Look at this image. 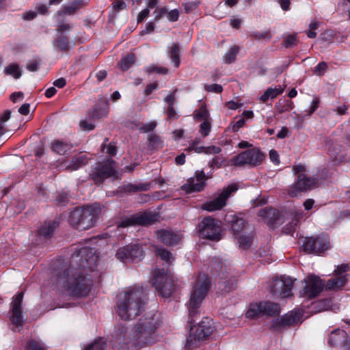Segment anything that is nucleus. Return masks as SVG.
Instances as JSON below:
<instances>
[{
	"label": "nucleus",
	"instance_id": "nucleus-1",
	"mask_svg": "<svg viewBox=\"0 0 350 350\" xmlns=\"http://www.w3.org/2000/svg\"><path fill=\"white\" fill-rule=\"evenodd\" d=\"M95 249L83 247L72 255V263L56 275L55 285L62 293L74 297H86L92 285L89 273L97 266Z\"/></svg>",
	"mask_w": 350,
	"mask_h": 350
},
{
	"label": "nucleus",
	"instance_id": "nucleus-2",
	"mask_svg": "<svg viewBox=\"0 0 350 350\" xmlns=\"http://www.w3.org/2000/svg\"><path fill=\"white\" fill-rule=\"evenodd\" d=\"M211 286L210 280L205 274H199L193 285L189 301L187 304L189 321L191 329L187 338L185 347L193 349L197 343L207 339L213 332L215 328L212 319L204 318L197 326H192L195 317L198 314V308L206 295Z\"/></svg>",
	"mask_w": 350,
	"mask_h": 350
},
{
	"label": "nucleus",
	"instance_id": "nucleus-3",
	"mask_svg": "<svg viewBox=\"0 0 350 350\" xmlns=\"http://www.w3.org/2000/svg\"><path fill=\"white\" fill-rule=\"evenodd\" d=\"M145 293L142 286L136 284L119 295L118 313L123 320L135 318L142 312L145 305Z\"/></svg>",
	"mask_w": 350,
	"mask_h": 350
},
{
	"label": "nucleus",
	"instance_id": "nucleus-4",
	"mask_svg": "<svg viewBox=\"0 0 350 350\" xmlns=\"http://www.w3.org/2000/svg\"><path fill=\"white\" fill-rule=\"evenodd\" d=\"M157 321L152 315L140 319L132 329V336H125L124 343L136 348L156 342Z\"/></svg>",
	"mask_w": 350,
	"mask_h": 350
},
{
	"label": "nucleus",
	"instance_id": "nucleus-5",
	"mask_svg": "<svg viewBox=\"0 0 350 350\" xmlns=\"http://www.w3.org/2000/svg\"><path fill=\"white\" fill-rule=\"evenodd\" d=\"M101 214L98 204L75 208L70 214L68 222L73 228L85 230L93 227Z\"/></svg>",
	"mask_w": 350,
	"mask_h": 350
},
{
	"label": "nucleus",
	"instance_id": "nucleus-6",
	"mask_svg": "<svg viewBox=\"0 0 350 350\" xmlns=\"http://www.w3.org/2000/svg\"><path fill=\"white\" fill-rule=\"evenodd\" d=\"M153 281L157 291L163 297H170L175 290L174 275L165 269H154Z\"/></svg>",
	"mask_w": 350,
	"mask_h": 350
},
{
	"label": "nucleus",
	"instance_id": "nucleus-7",
	"mask_svg": "<svg viewBox=\"0 0 350 350\" xmlns=\"http://www.w3.org/2000/svg\"><path fill=\"white\" fill-rule=\"evenodd\" d=\"M116 167V162L112 159H107L96 163L92 167L89 176L95 184L100 185L108 178H118Z\"/></svg>",
	"mask_w": 350,
	"mask_h": 350
},
{
	"label": "nucleus",
	"instance_id": "nucleus-8",
	"mask_svg": "<svg viewBox=\"0 0 350 350\" xmlns=\"http://www.w3.org/2000/svg\"><path fill=\"white\" fill-rule=\"evenodd\" d=\"M265 154L258 148H251L241 152L228 161V165L242 167L246 165L256 167L259 165L264 159Z\"/></svg>",
	"mask_w": 350,
	"mask_h": 350
},
{
	"label": "nucleus",
	"instance_id": "nucleus-9",
	"mask_svg": "<svg viewBox=\"0 0 350 350\" xmlns=\"http://www.w3.org/2000/svg\"><path fill=\"white\" fill-rule=\"evenodd\" d=\"M301 247L308 254L319 255L331 247L329 237L325 234L306 237L303 240Z\"/></svg>",
	"mask_w": 350,
	"mask_h": 350
},
{
	"label": "nucleus",
	"instance_id": "nucleus-10",
	"mask_svg": "<svg viewBox=\"0 0 350 350\" xmlns=\"http://www.w3.org/2000/svg\"><path fill=\"white\" fill-rule=\"evenodd\" d=\"M200 236L203 239L218 241L221 238V226L219 221L211 217H206L198 225Z\"/></svg>",
	"mask_w": 350,
	"mask_h": 350
},
{
	"label": "nucleus",
	"instance_id": "nucleus-11",
	"mask_svg": "<svg viewBox=\"0 0 350 350\" xmlns=\"http://www.w3.org/2000/svg\"><path fill=\"white\" fill-rule=\"evenodd\" d=\"M280 312V306L271 301H260L252 304L247 311L246 316L248 318H256L259 316H275Z\"/></svg>",
	"mask_w": 350,
	"mask_h": 350
},
{
	"label": "nucleus",
	"instance_id": "nucleus-12",
	"mask_svg": "<svg viewBox=\"0 0 350 350\" xmlns=\"http://www.w3.org/2000/svg\"><path fill=\"white\" fill-rule=\"evenodd\" d=\"M294 280L290 277L281 276L273 280L270 285V291L275 298H287L293 295Z\"/></svg>",
	"mask_w": 350,
	"mask_h": 350
},
{
	"label": "nucleus",
	"instance_id": "nucleus-13",
	"mask_svg": "<svg viewBox=\"0 0 350 350\" xmlns=\"http://www.w3.org/2000/svg\"><path fill=\"white\" fill-rule=\"evenodd\" d=\"M239 189L237 184L234 183L223 188L219 196L210 202L202 204V209L208 211H215L221 209L226 204V201L232 193Z\"/></svg>",
	"mask_w": 350,
	"mask_h": 350
},
{
	"label": "nucleus",
	"instance_id": "nucleus-14",
	"mask_svg": "<svg viewBox=\"0 0 350 350\" xmlns=\"http://www.w3.org/2000/svg\"><path fill=\"white\" fill-rule=\"evenodd\" d=\"M306 285L300 291V296L307 299H312L318 296L325 287V283L315 275H309L307 279L304 280Z\"/></svg>",
	"mask_w": 350,
	"mask_h": 350
},
{
	"label": "nucleus",
	"instance_id": "nucleus-15",
	"mask_svg": "<svg viewBox=\"0 0 350 350\" xmlns=\"http://www.w3.org/2000/svg\"><path fill=\"white\" fill-rule=\"evenodd\" d=\"M117 258L126 263L141 260L143 256V250L138 244L128 245L120 248L116 254Z\"/></svg>",
	"mask_w": 350,
	"mask_h": 350
},
{
	"label": "nucleus",
	"instance_id": "nucleus-16",
	"mask_svg": "<svg viewBox=\"0 0 350 350\" xmlns=\"http://www.w3.org/2000/svg\"><path fill=\"white\" fill-rule=\"evenodd\" d=\"M157 219V216L151 213H139L124 219L118 227L126 228L133 226H147L153 224Z\"/></svg>",
	"mask_w": 350,
	"mask_h": 350
},
{
	"label": "nucleus",
	"instance_id": "nucleus-17",
	"mask_svg": "<svg viewBox=\"0 0 350 350\" xmlns=\"http://www.w3.org/2000/svg\"><path fill=\"white\" fill-rule=\"evenodd\" d=\"M301 313L299 310H293L291 312L276 318L272 321V327L276 330L295 325L300 322Z\"/></svg>",
	"mask_w": 350,
	"mask_h": 350
},
{
	"label": "nucleus",
	"instance_id": "nucleus-18",
	"mask_svg": "<svg viewBox=\"0 0 350 350\" xmlns=\"http://www.w3.org/2000/svg\"><path fill=\"white\" fill-rule=\"evenodd\" d=\"M207 178L202 170L197 171L195 177L189 178L187 183L182 186V189L187 193L201 191L205 187Z\"/></svg>",
	"mask_w": 350,
	"mask_h": 350
},
{
	"label": "nucleus",
	"instance_id": "nucleus-19",
	"mask_svg": "<svg viewBox=\"0 0 350 350\" xmlns=\"http://www.w3.org/2000/svg\"><path fill=\"white\" fill-rule=\"evenodd\" d=\"M23 295V292L21 291L18 293L12 298V301L11 303L12 315L10 317V321L17 327L21 326L23 322L21 310Z\"/></svg>",
	"mask_w": 350,
	"mask_h": 350
},
{
	"label": "nucleus",
	"instance_id": "nucleus-20",
	"mask_svg": "<svg viewBox=\"0 0 350 350\" xmlns=\"http://www.w3.org/2000/svg\"><path fill=\"white\" fill-rule=\"evenodd\" d=\"M328 343L331 347L343 345L345 350H350V335L346 330L336 329L330 333Z\"/></svg>",
	"mask_w": 350,
	"mask_h": 350
},
{
	"label": "nucleus",
	"instance_id": "nucleus-21",
	"mask_svg": "<svg viewBox=\"0 0 350 350\" xmlns=\"http://www.w3.org/2000/svg\"><path fill=\"white\" fill-rule=\"evenodd\" d=\"M157 235L159 241L167 245L178 244L181 239L180 234L171 230L161 229L157 231Z\"/></svg>",
	"mask_w": 350,
	"mask_h": 350
},
{
	"label": "nucleus",
	"instance_id": "nucleus-22",
	"mask_svg": "<svg viewBox=\"0 0 350 350\" xmlns=\"http://www.w3.org/2000/svg\"><path fill=\"white\" fill-rule=\"evenodd\" d=\"M317 183V178L305 174H299L295 183V187L301 191H307L314 187Z\"/></svg>",
	"mask_w": 350,
	"mask_h": 350
},
{
	"label": "nucleus",
	"instance_id": "nucleus-23",
	"mask_svg": "<svg viewBox=\"0 0 350 350\" xmlns=\"http://www.w3.org/2000/svg\"><path fill=\"white\" fill-rule=\"evenodd\" d=\"M258 216L269 226H273L280 224L279 213L275 208H265L260 209L258 212Z\"/></svg>",
	"mask_w": 350,
	"mask_h": 350
},
{
	"label": "nucleus",
	"instance_id": "nucleus-24",
	"mask_svg": "<svg viewBox=\"0 0 350 350\" xmlns=\"http://www.w3.org/2000/svg\"><path fill=\"white\" fill-rule=\"evenodd\" d=\"M231 217L232 219L228 220V222L231 223L232 230L234 235L239 237L240 234L246 233L249 231V229L251 227L246 226L244 219L237 216H231Z\"/></svg>",
	"mask_w": 350,
	"mask_h": 350
},
{
	"label": "nucleus",
	"instance_id": "nucleus-25",
	"mask_svg": "<svg viewBox=\"0 0 350 350\" xmlns=\"http://www.w3.org/2000/svg\"><path fill=\"white\" fill-rule=\"evenodd\" d=\"M57 226L58 222L55 220L45 221L38 230V234L44 239H49Z\"/></svg>",
	"mask_w": 350,
	"mask_h": 350
},
{
	"label": "nucleus",
	"instance_id": "nucleus-26",
	"mask_svg": "<svg viewBox=\"0 0 350 350\" xmlns=\"http://www.w3.org/2000/svg\"><path fill=\"white\" fill-rule=\"evenodd\" d=\"M221 280L218 282V288L224 292L228 293L237 287V279L234 276L224 277L220 276Z\"/></svg>",
	"mask_w": 350,
	"mask_h": 350
},
{
	"label": "nucleus",
	"instance_id": "nucleus-27",
	"mask_svg": "<svg viewBox=\"0 0 350 350\" xmlns=\"http://www.w3.org/2000/svg\"><path fill=\"white\" fill-rule=\"evenodd\" d=\"M346 275H337L335 278H330L327 281L325 287L326 290L338 291L347 282Z\"/></svg>",
	"mask_w": 350,
	"mask_h": 350
},
{
	"label": "nucleus",
	"instance_id": "nucleus-28",
	"mask_svg": "<svg viewBox=\"0 0 350 350\" xmlns=\"http://www.w3.org/2000/svg\"><path fill=\"white\" fill-rule=\"evenodd\" d=\"M53 46L60 51L67 53L70 49L68 37L66 33L57 34V38L53 42Z\"/></svg>",
	"mask_w": 350,
	"mask_h": 350
},
{
	"label": "nucleus",
	"instance_id": "nucleus-29",
	"mask_svg": "<svg viewBox=\"0 0 350 350\" xmlns=\"http://www.w3.org/2000/svg\"><path fill=\"white\" fill-rule=\"evenodd\" d=\"M72 146L70 143L63 140L56 139L51 143V149L59 155H64L71 150Z\"/></svg>",
	"mask_w": 350,
	"mask_h": 350
},
{
	"label": "nucleus",
	"instance_id": "nucleus-30",
	"mask_svg": "<svg viewBox=\"0 0 350 350\" xmlns=\"http://www.w3.org/2000/svg\"><path fill=\"white\" fill-rule=\"evenodd\" d=\"M88 157L85 154H78L73 157L70 163L66 166V170L68 171H74L85 165L88 163Z\"/></svg>",
	"mask_w": 350,
	"mask_h": 350
},
{
	"label": "nucleus",
	"instance_id": "nucleus-31",
	"mask_svg": "<svg viewBox=\"0 0 350 350\" xmlns=\"http://www.w3.org/2000/svg\"><path fill=\"white\" fill-rule=\"evenodd\" d=\"M291 215L292 221L283 228V231L286 234H292L295 231V227L297 226L299 219L303 217L304 213L301 210H299L292 213Z\"/></svg>",
	"mask_w": 350,
	"mask_h": 350
},
{
	"label": "nucleus",
	"instance_id": "nucleus-32",
	"mask_svg": "<svg viewBox=\"0 0 350 350\" xmlns=\"http://www.w3.org/2000/svg\"><path fill=\"white\" fill-rule=\"evenodd\" d=\"M167 54L172 62L176 68L180 66V49L176 43H172L170 46L167 48Z\"/></svg>",
	"mask_w": 350,
	"mask_h": 350
},
{
	"label": "nucleus",
	"instance_id": "nucleus-33",
	"mask_svg": "<svg viewBox=\"0 0 350 350\" xmlns=\"http://www.w3.org/2000/svg\"><path fill=\"white\" fill-rule=\"evenodd\" d=\"M284 92V88H282L280 85H278L275 88H269L266 90L264 94L260 96V100L262 103H266L269 98L274 99L278 95L282 94Z\"/></svg>",
	"mask_w": 350,
	"mask_h": 350
},
{
	"label": "nucleus",
	"instance_id": "nucleus-34",
	"mask_svg": "<svg viewBox=\"0 0 350 350\" xmlns=\"http://www.w3.org/2000/svg\"><path fill=\"white\" fill-rule=\"evenodd\" d=\"M239 239V247L243 250L248 249L253 241V228H250L246 233L241 234L237 237Z\"/></svg>",
	"mask_w": 350,
	"mask_h": 350
},
{
	"label": "nucleus",
	"instance_id": "nucleus-35",
	"mask_svg": "<svg viewBox=\"0 0 350 350\" xmlns=\"http://www.w3.org/2000/svg\"><path fill=\"white\" fill-rule=\"evenodd\" d=\"M150 188V183H139L137 185L128 184L123 187L122 190L125 193H131L138 191H147Z\"/></svg>",
	"mask_w": 350,
	"mask_h": 350
},
{
	"label": "nucleus",
	"instance_id": "nucleus-36",
	"mask_svg": "<svg viewBox=\"0 0 350 350\" xmlns=\"http://www.w3.org/2000/svg\"><path fill=\"white\" fill-rule=\"evenodd\" d=\"M107 342L103 338H98L93 342L88 344L83 350H105Z\"/></svg>",
	"mask_w": 350,
	"mask_h": 350
},
{
	"label": "nucleus",
	"instance_id": "nucleus-37",
	"mask_svg": "<svg viewBox=\"0 0 350 350\" xmlns=\"http://www.w3.org/2000/svg\"><path fill=\"white\" fill-rule=\"evenodd\" d=\"M239 47L234 45L231 46L224 55V61L226 64H231L234 62L237 58V55L239 52Z\"/></svg>",
	"mask_w": 350,
	"mask_h": 350
},
{
	"label": "nucleus",
	"instance_id": "nucleus-38",
	"mask_svg": "<svg viewBox=\"0 0 350 350\" xmlns=\"http://www.w3.org/2000/svg\"><path fill=\"white\" fill-rule=\"evenodd\" d=\"M48 347L40 340L29 339L27 341L25 350H47Z\"/></svg>",
	"mask_w": 350,
	"mask_h": 350
},
{
	"label": "nucleus",
	"instance_id": "nucleus-39",
	"mask_svg": "<svg viewBox=\"0 0 350 350\" xmlns=\"http://www.w3.org/2000/svg\"><path fill=\"white\" fill-rule=\"evenodd\" d=\"M135 61V55L129 53L122 59L119 66L122 70H126L134 64Z\"/></svg>",
	"mask_w": 350,
	"mask_h": 350
},
{
	"label": "nucleus",
	"instance_id": "nucleus-40",
	"mask_svg": "<svg viewBox=\"0 0 350 350\" xmlns=\"http://www.w3.org/2000/svg\"><path fill=\"white\" fill-rule=\"evenodd\" d=\"M194 118L196 120H209V113L205 105H202L194 111Z\"/></svg>",
	"mask_w": 350,
	"mask_h": 350
},
{
	"label": "nucleus",
	"instance_id": "nucleus-41",
	"mask_svg": "<svg viewBox=\"0 0 350 350\" xmlns=\"http://www.w3.org/2000/svg\"><path fill=\"white\" fill-rule=\"evenodd\" d=\"M5 73L8 75H12L15 79H18L21 76V72L19 66L16 64H12L5 68Z\"/></svg>",
	"mask_w": 350,
	"mask_h": 350
},
{
	"label": "nucleus",
	"instance_id": "nucleus-42",
	"mask_svg": "<svg viewBox=\"0 0 350 350\" xmlns=\"http://www.w3.org/2000/svg\"><path fill=\"white\" fill-rule=\"evenodd\" d=\"M157 254L168 264H170L174 260V258L172 256V254L164 248H157Z\"/></svg>",
	"mask_w": 350,
	"mask_h": 350
},
{
	"label": "nucleus",
	"instance_id": "nucleus-43",
	"mask_svg": "<svg viewBox=\"0 0 350 350\" xmlns=\"http://www.w3.org/2000/svg\"><path fill=\"white\" fill-rule=\"evenodd\" d=\"M41 59L40 57H36L29 60L26 65V68L31 72L37 71L40 66Z\"/></svg>",
	"mask_w": 350,
	"mask_h": 350
},
{
	"label": "nucleus",
	"instance_id": "nucleus-44",
	"mask_svg": "<svg viewBox=\"0 0 350 350\" xmlns=\"http://www.w3.org/2000/svg\"><path fill=\"white\" fill-rule=\"evenodd\" d=\"M211 129V123L209 120H203V122L200 126L199 133L203 137L208 135Z\"/></svg>",
	"mask_w": 350,
	"mask_h": 350
},
{
	"label": "nucleus",
	"instance_id": "nucleus-45",
	"mask_svg": "<svg viewBox=\"0 0 350 350\" xmlns=\"http://www.w3.org/2000/svg\"><path fill=\"white\" fill-rule=\"evenodd\" d=\"M148 146L152 149L159 148L161 146V140L159 137L154 134L148 135Z\"/></svg>",
	"mask_w": 350,
	"mask_h": 350
},
{
	"label": "nucleus",
	"instance_id": "nucleus-46",
	"mask_svg": "<svg viewBox=\"0 0 350 350\" xmlns=\"http://www.w3.org/2000/svg\"><path fill=\"white\" fill-rule=\"evenodd\" d=\"M297 44V39L296 35H288L284 39V46L286 48H291Z\"/></svg>",
	"mask_w": 350,
	"mask_h": 350
},
{
	"label": "nucleus",
	"instance_id": "nucleus-47",
	"mask_svg": "<svg viewBox=\"0 0 350 350\" xmlns=\"http://www.w3.org/2000/svg\"><path fill=\"white\" fill-rule=\"evenodd\" d=\"M225 162V159L220 156H216L212 159V160L209 162L208 165L209 166L214 169V168H220Z\"/></svg>",
	"mask_w": 350,
	"mask_h": 350
},
{
	"label": "nucleus",
	"instance_id": "nucleus-48",
	"mask_svg": "<svg viewBox=\"0 0 350 350\" xmlns=\"http://www.w3.org/2000/svg\"><path fill=\"white\" fill-rule=\"evenodd\" d=\"M72 29V25L65 23V22H60L57 25V27L56 29L57 34H59L61 33H65L66 31H70Z\"/></svg>",
	"mask_w": 350,
	"mask_h": 350
},
{
	"label": "nucleus",
	"instance_id": "nucleus-49",
	"mask_svg": "<svg viewBox=\"0 0 350 350\" xmlns=\"http://www.w3.org/2000/svg\"><path fill=\"white\" fill-rule=\"evenodd\" d=\"M327 68V65L325 62H321L319 63L315 67L314 70V74L321 76L325 72Z\"/></svg>",
	"mask_w": 350,
	"mask_h": 350
},
{
	"label": "nucleus",
	"instance_id": "nucleus-50",
	"mask_svg": "<svg viewBox=\"0 0 350 350\" xmlns=\"http://www.w3.org/2000/svg\"><path fill=\"white\" fill-rule=\"evenodd\" d=\"M10 116H11L10 110L5 111V112L2 115L0 116V131L5 133L3 124L10 118Z\"/></svg>",
	"mask_w": 350,
	"mask_h": 350
},
{
	"label": "nucleus",
	"instance_id": "nucleus-51",
	"mask_svg": "<svg viewBox=\"0 0 350 350\" xmlns=\"http://www.w3.org/2000/svg\"><path fill=\"white\" fill-rule=\"evenodd\" d=\"M245 119L243 118H240L237 121H233L230 124V129L233 132H237L239 129L243 127L245 124Z\"/></svg>",
	"mask_w": 350,
	"mask_h": 350
},
{
	"label": "nucleus",
	"instance_id": "nucleus-52",
	"mask_svg": "<svg viewBox=\"0 0 350 350\" xmlns=\"http://www.w3.org/2000/svg\"><path fill=\"white\" fill-rule=\"evenodd\" d=\"M204 89L207 92H215V93H221L223 91L222 86L219 84H211V85L205 84Z\"/></svg>",
	"mask_w": 350,
	"mask_h": 350
},
{
	"label": "nucleus",
	"instance_id": "nucleus-53",
	"mask_svg": "<svg viewBox=\"0 0 350 350\" xmlns=\"http://www.w3.org/2000/svg\"><path fill=\"white\" fill-rule=\"evenodd\" d=\"M102 149L103 152H105L109 156H115L116 154V148L111 144H109V145L103 144L102 145Z\"/></svg>",
	"mask_w": 350,
	"mask_h": 350
},
{
	"label": "nucleus",
	"instance_id": "nucleus-54",
	"mask_svg": "<svg viewBox=\"0 0 350 350\" xmlns=\"http://www.w3.org/2000/svg\"><path fill=\"white\" fill-rule=\"evenodd\" d=\"M147 71L149 73L157 72L159 74L166 75L168 72V70L163 67H158L156 66H150L147 68Z\"/></svg>",
	"mask_w": 350,
	"mask_h": 350
},
{
	"label": "nucleus",
	"instance_id": "nucleus-55",
	"mask_svg": "<svg viewBox=\"0 0 350 350\" xmlns=\"http://www.w3.org/2000/svg\"><path fill=\"white\" fill-rule=\"evenodd\" d=\"M77 10H78L77 8H76L72 3L70 5H64L62 7V12L64 14L72 15Z\"/></svg>",
	"mask_w": 350,
	"mask_h": 350
},
{
	"label": "nucleus",
	"instance_id": "nucleus-56",
	"mask_svg": "<svg viewBox=\"0 0 350 350\" xmlns=\"http://www.w3.org/2000/svg\"><path fill=\"white\" fill-rule=\"evenodd\" d=\"M55 201L57 205H65L68 202V195L65 193H59L57 196Z\"/></svg>",
	"mask_w": 350,
	"mask_h": 350
},
{
	"label": "nucleus",
	"instance_id": "nucleus-57",
	"mask_svg": "<svg viewBox=\"0 0 350 350\" xmlns=\"http://www.w3.org/2000/svg\"><path fill=\"white\" fill-rule=\"evenodd\" d=\"M154 13L155 14L154 21H157L160 20L163 16L167 13V8L166 7H162L157 9Z\"/></svg>",
	"mask_w": 350,
	"mask_h": 350
},
{
	"label": "nucleus",
	"instance_id": "nucleus-58",
	"mask_svg": "<svg viewBox=\"0 0 350 350\" xmlns=\"http://www.w3.org/2000/svg\"><path fill=\"white\" fill-rule=\"evenodd\" d=\"M167 18L171 22H175L178 20L180 12L177 9H174L171 10L170 12H167Z\"/></svg>",
	"mask_w": 350,
	"mask_h": 350
},
{
	"label": "nucleus",
	"instance_id": "nucleus-59",
	"mask_svg": "<svg viewBox=\"0 0 350 350\" xmlns=\"http://www.w3.org/2000/svg\"><path fill=\"white\" fill-rule=\"evenodd\" d=\"M166 113L169 120H177L178 118V115L173 106H168Z\"/></svg>",
	"mask_w": 350,
	"mask_h": 350
},
{
	"label": "nucleus",
	"instance_id": "nucleus-60",
	"mask_svg": "<svg viewBox=\"0 0 350 350\" xmlns=\"http://www.w3.org/2000/svg\"><path fill=\"white\" fill-rule=\"evenodd\" d=\"M108 114V112L106 109L100 110L98 109H95L92 114V117L94 118H102L103 117H106Z\"/></svg>",
	"mask_w": 350,
	"mask_h": 350
},
{
	"label": "nucleus",
	"instance_id": "nucleus-61",
	"mask_svg": "<svg viewBox=\"0 0 350 350\" xmlns=\"http://www.w3.org/2000/svg\"><path fill=\"white\" fill-rule=\"evenodd\" d=\"M156 126H157L156 122H150L144 124L142 126L141 130L143 131L144 133L150 132V131H152L155 129Z\"/></svg>",
	"mask_w": 350,
	"mask_h": 350
},
{
	"label": "nucleus",
	"instance_id": "nucleus-62",
	"mask_svg": "<svg viewBox=\"0 0 350 350\" xmlns=\"http://www.w3.org/2000/svg\"><path fill=\"white\" fill-rule=\"evenodd\" d=\"M348 271H349V266L347 264H342L338 266L334 271L337 275H343L342 274Z\"/></svg>",
	"mask_w": 350,
	"mask_h": 350
},
{
	"label": "nucleus",
	"instance_id": "nucleus-63",
	"mask_svg": "<svg viewBox=\"0 0 350 350\" xmlns=\"http://www.w3.org/2000/svg\"><path fill=\"white\" fill-rule=\"evenodd\" d=\"M113 9L120 11L126 8V5L122 0H114L113 3Z\"/></svg>",
	"mask_w": 350,
	"mask_h": 350
},
{
	"label": "nucleus",
	"instance_id": "nucleus-64",
	"mask_svg": "<svg viewBox=\"0 0 350 350\" xmlns=\"http://www.w3.org/2000/svg\"><path fill=\"white\" fill-rule=\"evenodd\" d=\"M79 125L81 128L85 131H91L94 129V124L92 122H89L87 120L81 121Z\"/></svg>",
	"mask_w": 350,
	"mask_h": 350
}]
</instances>
